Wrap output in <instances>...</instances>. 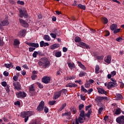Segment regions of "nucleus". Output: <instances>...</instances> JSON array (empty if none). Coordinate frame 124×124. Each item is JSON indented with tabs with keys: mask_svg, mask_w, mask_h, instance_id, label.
Here are the masks:
<instances>
[{
	"mask_svg": "<svg viewBox=\"0 0 124 124\" xmlns=\"http://www.w3.org/2000/svg\"><path fill=\"white\" fill-rule=\"evenodd\" d=\"M60 47V44H54L50 46L51 50H55V49H58Z\"/></svg>",
	"mask_w": 124,
	"mask_h": 124,
	"instance_id": "nucleus-20",
	"label": "nucleus"
},
{
	"mask_svg": "<svg viewBox=\"0 0 124 124\" xmlns=\"http://www.w3.org/2000/svg\"><path fill=\"white\" fill-rule=\"evenodd\" d=\"M40 47H43L44 46V41H42L40 42Z\"/></svg>",
	"mask_w": 124,
	"mask_h": 124,
	"instance_id": "nucleus-59",
	"label": "nucleus"
},
{
	"mask_svg": "<svg viewBox=\"0 0 124 124\" xmlns=\"http://www.w3.org/2000/svg\"><path fill=\"white\" fill-rule=\"evenodd\" d=\"M17 3L18 4H20L21 5H24L25 4V2H24V1H20V0H18L17 1Z\"/></svg>",
	"mask_w": 124,
	"mask_h": 124,
	"instance_id": "nucleus-46",
	"label": "nucleus"
},
{
	"mask_svg": "<svg viewBox=\"0 0 124 124\" xmlns=\"http://www.w3.org/2000/svg\"><path fill=\"white\" fill-rule=\"evenodd\" d=\"M1 84L3 87H6L7 86V83H6V81H3L1 82Z\"/></svg>",
	"mask_w": 124,
	"mask_h": 124,
	"instance_id": "nucleus-55",
	"label": "nucleus"
},
{
	"mask_svg": "<svg viewBox=\"0 0 124 124\" xmlns=\"http://www.w3.org/2000/svg\"><path fill=\"white\" fill-rule=\"evenodd\" d=\"M15 90L17 91H21V83L19 82H15L13 83Z\"/></svg>",
	"mask_w": 124,
	"mask_h": 124,
	"instance_id": "nucleus-6",
	"label": "nucleus"
},
{
	"mask_svg": "<svg viewBox=\"0 0 124 124\" xmlns=\"http://www.w3.org/2000/svg\"><path fill=\"white\" fill-rule=\"evenodd\" d=\"M5 90L7 92V93H10V89H9V88H10V86H9V85H7L6 86H5Z\"/></svg>",
	"mask_w": 124,
	"mask_h": 124,
	"instance_id": "nucleus-40",
	"label": "nucleus"
},
{
	"mask_svg": "<svg viewBox=\"0 0 124 124\" xmlns=\"http://www.w3.org/2000/svg\"><path fill=\"white\" fill-rule=\"evenodd\" d=\"M75 42H80L81 41V38L79 37H77L75 39Z\"/></svg>",
	"mask_w": 124,
	"mask_h": 124,
	"instance_id": "nucleus-41",
	"label": "nucleus"
},
{
	"mask_svg": "<svg viewBox=\"0 0 124 124\" xmlns=\"http://www.w3.org/2000/svg\"><path fill=\"white\" fill-rule=\"evenodd\" d=\"M55 103H56V101H50L48 102V104L49 105H54V104H55Z\"/></svg>",
	"mask_w": 124,
	"mask_h": 124,
	"instance_id": "nucleus-50",
	"label": "nucleus"
},
{
	"mask_svg": "<svg viewBox=\"0 0 124 124\" xmlns=\"http://www.w3.org/2000/svg\"><path fill=\"white\" fill-rule=\"evenodd\" d=\"M50 81H51V77H44L42 79V82L45 84L50 83Z\"/></svg>",
	"mask_w": 124,
	"mask_h": 124,
	"instance_id": "nucleus-8",
	"label": "nucleus"
},
{
	"mask_svg": "<svg viewBox=\"0 0 124 124\" xmlns=\"http://www.w3.org/2000/svg\"><path fill=\"white\" fill-rule=\"evenodd\" d=\"M86 75L87 73L86 72L81 71L79 74V77H84V76H86Z\"/></svg>",
	"mask_w": 124,
	"mask_h": 124,
	"instance_id": "nucleus-32",
	"label": "nucleus"
},
{
	"mask_svg": "<svg viewBox=\"0 0 124 124\" xmlns=\"http://www.w3.org/2000/svg\"><path fill=\"white\" fill-rule=\"evenodd\" d=\"M27 45L29 46H31V47H29V50L30 52H33L35 50V48H38L39 47V45L38 43H27Z\"/></svg>",
	"mask_w": 124,
	"mask_h": 124,
	"instance_id": "nucleus-2",
	"label": "nucleus"
},
{
	"mask_svg": "<svg viewBox=\"0 0 124 124\" xmlns=\"http://www.w3.org/2000/svg\"><path fill=\"white\" fill-rule=\"evenodd\" d=\"M81 91L83 92V93H88V94H90V93H92L93 91V88H91L88 91L87 89H85L84 85H82L81 86Z\"/></svg>",
	"mask_w": 124,
	"mask_h": 124,
	"instance_id": "nucleus-10",
	"label": "nucleus"
},
{
	"mask_svg": "<svg viewBox=\"0 0 124 124\" xmlns=\"http://www.w3.org/2000/svg\"><path fill=\"white\" fill-rule=\"evenodd\" d=\"M61 95H62V91L56 92L53 96V99L55 100L57 98H59Z\"/></svg>",
	"mask_w": 124,
	"mask_h": 124,
	"instance_id": "nucleus-15",
	"label": "nucleus"
},
{
	"mask_svg": "<svg viewBox=\"0 0 124 124\" xmlns=\"http://www.w3.org/2000/svg\"><path fill=\"white\" fill-rule=\"evenodd\" d=\"M38 63L39 66H43L44 68H47L50 66V61L47 58H42L38 61Z\"/></svg>",
	"mask_w": 124,
	"mask_h": 124,
	"instance_id": "nucleus-1",
	"label": "nucleus"
},
{
	"mask_svg": "<svg viewBox=\"0 0 124 124\" xmlns=\"http://www.w3.org/2000/svg\"><path fill=\"white\" fill-rule=\"evenodd\" d=\"M121 31V29H116L114 30V33H118V32H120Z\"/></svg>",
	"mask_w": 124,
	"mask_h": 124,
	"instance_id": "nucleus-51",
	"label": "nucleus"
},
{
	"mask_svg": "<svg viewBox=\"0 0 124 124\" xmlns=\"http://www.w3.org/2000/svg\"><path fill=\"white\" fill-rule=\"evenodd\" d=\"M118 86V84L116 82H113L110 81L108 82V89L109 90L111 88H115V87H117Z\"/></svg>",
	"mask_w": 124,
	"mask_h": 124,
	"instance_id": "nucleus-11",
	"label": "nucleus"
},
{
	"mask_svg": "<svg viewBox=\"0 0 124 124\" xmlns=\"http://www.w3.org/2000/svg\"><path fill=\"white\" fill-rule=\"evenodd\" d=\"M62 117H66V118L68 119V120H71V118L72 117V116L71 115V111L62 113Z\"/></svg>",
	"mask_w": 124,
	"mask_h": 124,
	"instance_id": "nucleus-12",
	"label": "nucleus"
},
{
	"mask_svg": "<svg viewBox=\"0 0 124 124\" xmlns=\"http://www.w3.org/2000/svg\"><path fill=\"white\" fill-rule=\"evenodd\" d=\"M9 24V22L8 21V20L7 19H4L1 21H0V29L1 31H3V27H4L5 26H8Z\"/></svg>",
	"mask_w": 124,
	"mask_h": 124,
	"instance_id": "nucleus-4",
	"label": "nucleus"
},
{
	"mask_svg": "<svg viewBox=\"0 0 124 124\" xmlns=\"http://www.w3.org/2000/svg\"><path fill=\"white\" fill-rule=\"evenodd\" d=\"M116 74H117V73H116V71H113L111 72V75L113 77H114V76H115Z\"/></svg>",
	"mask_w": 124,
	"mask_h": 124,
	"instance_id": "nucleus-57",
	"label": "nucleus"
},
{
	"mask_svg": "<svg viewBox=\"0 0 124 124\" xmlns=\"http://www.w3.org/2000/svg\"><path fill=\"white\" fill-rule=\"evenodd\" d=\"M38 86L39 88H40V89H43V85L40 83H38Z\"/></svg>",
	"mask_w": 124,
	"mask_h": 124,
	"instance_id": "nucleus-63",
	"label": "nucleus"
},
{
	"mask_svg": "<svg viewBox=\"0 0 124 124\" xmlns=\"http://www.w3.org/2000/svg\"><path fill=\"white\" fill-rule=\"evenodd\" d=\"M92 113H93L92 109H89L87 113L85 114V117H87V118H91V115H92Z\"/></svg>",
	"mask_w": 124,
	"mask_h": 124,
	"instance_id": "nucleus-24",
	"label": "nucleus"
},
{
	"mask_svg": "<svg viewBox=\"0 0 124 124\" xmlns=\"http://www.w3.org/2000/svg\"><path fill=\"white\" fill-rule=\"evenodd\" d=\"M65 87L66 88H77V87H78V85H77L75 83L70 82V83L67 84L65 85Z\"/></svg>",
	"mask_w": 124,
	"mask_h": 124,
	"instance_id": "nucleus-16",
	"label": "nucleus"
},
{
	"mask_svg": "<svg viewBox=\"0 0 124 124\" xmlns=\"http://www.w3.org/2000/svg\"><path fill=\"white\" fill-rule=\"evenodd\" d=\"M75 78H76V77H75V76H72L68 77L67 80H73L74 79H75Z\"/></svg>",
	"mask_w": 124,
	"mask_h": 124,
	"instance_id": "nucleus-42",
	"label": "nucleus"
},
{
	"mask_svg": "<svg viewBox=\"0 0 124 124\" xmlns=\"http://www.w3.org/2000/svg\"><path fill=\"white\" fill-rule=\"evenodd\" d=\"M31 78L32 80H35L37 78V75H32Z\"/></svg>",
	"mask_w": 124,
	"mask_h": 124,
	"instance_id": "nucleus-49",
	"label": "nucleus"
},
{
	"mask_svg": "<svg viewBox=\"0 0 124 124\" xmlns=\"http://www.w3.org/2000/svg\"><path fill=\"white\" fill-rule=\"evenodd\" d=\"M78 66H79L80 68H82L83 70H86V69H87V68L86 67V66L83 65V64H82V62H78Z\"/></svg>",
	"mask_w": 124,
	"mask_h": 124,
	"instance_id": "nucleus-21",
	"label": "nucleus"
},
{
	"mask_svg": "<svg viewBox=\"0 0 124 124\" xmlns=\"http://www.w3.org/2000/svg\"><path fill=\"white\" fill-rule=\"evenodd\" d=\"M68 66L71 70H72L73 68H75V64L74 63H68Z\"/></svg>",
	"mask_w": 124,
	"mask_h": 124,
	"instance_id": "nucleus-22",
	"label": "nucleus"
},
{
	"mask_svg": "<svg viewBox=\"0 0 124 124\" xmlns=\"http://www.w3.org/2000/svg\"><path fill=\"white\" fill-rule=\"evenodd\" d=\"M116 121L118 124H124V116L122 115L121 116L118 117L116 118Z\"/></svg>",
	"mask_w": 124,
	"mask_h": 124,
	"instance_id": "nucleus-7",
	"label": "nucleus"
},
{
	"mask_svg": "<svg viewBox=\"0 0 124 124\" xmlns=\"http://www.w3.org/2000/svg\"><path fill=\"white\" fill-rule=\"evenodd\" d=\"M80 98L81 100H86V97L85 96H83V95H80Z\"/></svg>",
	"mask_w": 124,
	"mask_h": 124,
	"instance_id": "nucleus-58",
	"label": "nucleus"
},
{
	"mask_svg": "<svg viewBox=\"0 0 124 124\" xmlns=\"http://www.w3.org/2000/svg\"><path fill=\"white\" fill-rule=\"evenodd\" d=\"M50 35L52 37V38H56V37H57V34L55 33H51Z\"/></svg>",
	"mask_w": 124,
	"mask_h": 124,
	"instance_id": "nucleus-52",
	"label": "nucleus"
},
{
	"mask_svg": "<svg viewBox=\"0 0 124 124\" xmlns=\"http://www.w3.org/2000/svg\"><path fill=\"white\" fill-rule=\"evenodd\" d=\"M105 33L106 34L105 36H109V35H110V32L108 31H105Z\"/></svg>",
	"mask_w": 124,
	"mask_h": 124,
	"instance_id": "nucleus-54",
	"label": "nucleus"
},
{
	"mask_svg": "<svg viewBox=\"0 0 124 124\" xmlns=\"http://www.w3.org/2000/svg\"><path fill=\"white\" fill-rule=\"evenodd\" d=\"M84 106H85L83 104L79 105L78 106V109H82V108H84Z\"/></svg>",
	"mask_w": 124,
	"mask_h": 124,
	"instance_id": "nucleus-64",
	"label": "nucleus"
},
{
	"mask_svg": "<svg viewBox=\"0 0 124 124\" xmlns=\"http://www.w3.org/2000/svg\"><path fill=\"white\" fill-rule=\"evenodd\" d=\"M111 58V57L110 55H108L107 57L106 58H105V62H106L108 64H109V63H110L111 60H112V59Z\"/></svg>",
	"mask_w": 124,
	"mask_h": 124,
	"instance_id": "nucleus-18",
	"label": "nucleus"
},
{
	"mask_svg": "<svg viewBox=\"0 0 124 124\" xmlns=\"http://www.w3.org/2000/svg\"><path fill=\"white\" fill-rule=\"evenodd\" d=\"M103 99H105V100L107 99V97L98 96L95 98V100L97 102H101V101H102Z\"/></svg>",
	"mask_w": 124,
	"mask_h": 124,
	"instance_id": "nucleus-14",
	"label": "nucleus"
},
{
	"mask_svg": "<svg viewBox=\"0 0 124 124\" xmlns=\"http://www.w3.org/2000/svg\"><path fill=\"white\" fill-rule=\"evenodd\" d=\"M4 66L6 67V68H10V67H13V65H12V63L10 62V64L5 63Z\"/></svg>",
	"mask_w": 124,
	"mask_h": 124,
	"instance_id": "nucleus-34",
	"label": "nucleus"
},
{
	"mask_svg": "<svg viewBox=\"0 0 124 124\" xmlns=\"http://www.w3.org/2000/svg\"><path fill=\"white\" fill-rule=\"evenodd\" d=\"M120 114H121V109H116L114 115H120Z\"/></svg>",
	"mask_w": 124,
	"mask_h": 124,
	"instance_id": "nucleus-45",
	"label": "nucleus"
},
{
	"mask_svg": "<svg viewBox=\"0 0 124 124\" xmlns=\"http://www.w3.org/2000/svg\"><path fill=\"white\" fill-rule=\"evenodd\" d=\"M84 87H85L87 89H89V88L91 87V84L89 83V81H86V83L85 84Z\"/></svg>",
	"mask_w": 124,
	"mask_h": 124,
	"instance_id": "nucleus-37",
	"label": "nucleus"
},
{
	"mask_svg": "<svg viewBox=\"0 0 124 124\" xmlns=\"http://www.w3.org/2000/svg\"><path fill=\"white\" fill-rule=\"evenodd\" d=\"M13 80L14 81H17L18 80V77L17 76H14L13 78Z\"/></svg>",
	"mask_w": 124,
	"mask_h": 124,
	"instance_id": "nucleus-62",
	"label": "nucleus"
},
{
	"mask_svg": "<svg viewBox=\"0 0 124 124\" xmlns=\"http://www.w3.org/2000/svg\"><path fill=\"white\" fill-rule=\"evenodd\" d=\"M119 83H120L121 88L123 89V88H124V83H123V81H119Z\"/></svg>",
	"mask_w": 124,
	"mask_h": 124,
	"instance_id": "nucleus-60",
	"label": "nucleus"
},
{
	"mask_svg": "<svg viewBox=\"0 0 124 124\" xmlns=\"http://www.w3.org/2000/svg\"><path fill=\"white\" fill-rule=\"evenodd\" d=\"M116 99L117 100H121L123 99V95L121 93L117 94L116 95Z\"/></svg>",
	"mask_w": 124,
	"mask_h": 124,
	"instance_id": "nucleus-31",
	"label": "nucleus"
},
{
	"mask_svg": "<svg viewBox=\"0 0 124 124\" xmlns=\"http://www.w3.org/2000/svg\"><path fill=\"white\" fill-rule=\"evenodd\" d=\"M118 28V26L116 24H112L110 26V30L111 31H114Z\"/></svg>",
	"mask_w": 124,
	"mask_h": 124,
	"instance_id": "nucleus-25",
	"label": "nucleus"
},
{
	"mask_svg": "<svg viewBox=\"0 0 124 124\" xmlns=\"http://www.w3.org/2000/svg\"><path fill=\"white\" fill-rule=\"evenodd\" d=\"M21 117H22V118H26L27 117H29L27 111H23L21 112Z\"/></svg>",
	"mask_w": 124,
	"mask_h": 124,
	"instance_id": "nucleus-23",
	"label": "nucleus"
},
{
	"mask_svg": "<svg viewBox=\"0 0 124 124\" xmlns=\"http://www.w3.org/2000/svg\"><path fill=\"white\" fill-rule=\"evenodd\" d=\"M27 114L29 116H32V115H34V112L31 111H27Z\"/></svg>",
	"mask_w": 124,
	"mask_h": 124,
	"instance_id": "nucleus-38",
	"label": "nucleus"
},
{
	"mask_svg": "<svg viewBox=\"0 0 124 124\" xmlns=\"http://www.w3.org/2000/svg\"><path fill=\"white\" fill-rule=\"evenodd\" d=\"M33 58H36L37 57V51H34V53L32 54Z\"/></svg>",
	"mask_w": 124,
	"mask_h": 124,
	"instance_id": "nucleus-53",
	"label": "nucleus"
},
{
	"mask_svg": "<svg viewBox=\"0 0 124 124\" xmlns=\"http://www.w3.org/2000/svg\"><path fill=\"white\" fill-rule=\"evenodd\" d=\"M45 105V104L44 103V101H41L40 102L39 105L37 107V109H44Z\"/></svg>",
	"mask_w": 124,
	"mask_h": 124,
	"instance_id": "nucleus-19",
	"label": "nucleus"
},
{
	"mask_svg": "<svg viewBox=\"0 0 124 124\" xmlns=\"http://www.w3.org/2000/svg\"><path fill=\"white\" fill-rule=\"evenodd\" d=\"M97 90L98 93H100L101 94H105L107 95L108 93L103 88L97 87Z\"/></svg>",
	"mask_w": 124,
	"mask_h": 124,
	"instance_id": "nucleus-9",
	"label": "nucleus"
},
{
	"mask_svg": "<svg viewBox=\"0 0 124 124\" xmlns=\"http://www.w3.org/2000/svg\"><path fill=\"white\" fill-rule=\"evenodd\" d=\"M19 22L20 23V24L23 26V27H24V28H28L29 27V24L26 22V21L19 18Z\"/></svg>",
	"mask_w": 124,
	"mask_h": 124,
	"instance_id": "nucleus-13",
	"label": "nucleus"
},
{
	"mask_svg": "<svg viewBox=\"0 0 124 124\" xmlns=\"http://www.w3.org/2000/svg\"><path fill=\"white\" fill-rule=\"evenodd\" d=\"M16 94L17 98H24V97L27 96V94L25 92L19 91L18 92H16Z\"/></svg>",
	"mask_w": 124,
	"mask_h": 124,
	"instance_id": "nucleus-5",
	"label": "nucleus"
},
{
	"mask_svg": "<svg viewBox=\"0 0 124 124\" xmlns=\"http://www.w3.org/2000/svg\"><path fill=\"white\" fill-rule=\"evenodd\" d=\"M116 41L118 42H122L123 41V38L121 37H119L116 39Z\"/></svg>",
	"mask_w": 124,
	"mask_h": 124,
	"instance_id": "nucleus-47",
	"label": "nucleus"
},
{
	"mask_svg": "<svg viewBox=\"0 0 124 124\" xmlns=\"http://www.w3.org/2000/svg\"><path fill=\"white\" fill-rule=\"evenodd\" d=\"M37 74H38V72L34 70L32 71V75H36Z\"/></svg>",
	"mask_w": 124,
	"mask_h": 124,
	"instance_id": "nucleus-61",
	"label": "nucleus"
},
{
	"mask_svg": "<svg viewBox=\"0 0 124 124\" xmlns=\"http://www.w3.org/2000/svg\"><path fill=\"white\" fill-rule=\"evenodd\" d=\"M101 21L105 24L108 23V19L106 17H102Z\"/></svg>",
	"mask_w": 124,
	"mask_h": 124,
	"instance_id": "nucleus-30",
	"label": "nucleus"
},
{
	"mask_svg": "<svg viewBox=\"0 0 124 124\" xmlns=\"http://www.w3.org/2000/svg\"><path fill=\"white\" fill-rule=\"evenodd\" d=\"M55 56L57 58H60V57H62V52L61 51H56L55 53Z\"/></svg>",
	"mask_w": 124,
	"mask_h": 124,
	"instance_id": "nucleus-27",
	"label": "nucleus"
},
{
	"mask_svg": "<svg viewBox=\"0 0 124 124\" xmlns=\"http://www.w3.org/2000/svg\"><path fill=\"white\" fill-rule=\"evenodd\" d=\"M61 72H62V69H59V70L57 71L56 76H61Z\"/></svg>",
	"mask_w": 124,
	"mask_h": 124,
	"instance_id": "nucleus-48",
	"label": "nucleus"
},
{
	"mask_svg": "<svg viewBox=\"0 0 124 124\" xmlns=\"http://www.w3.org/2000/svg\"><path fill=\"white\" fill-rule=\"evenodd\" d=\"M60 92H61V93H64V94H65L68 91L67 90L65 89H62V90L60 91Z\"/></svg>",
	"mask_w": 124,
	"mask_h": 124,
	"instance_id": "nucleus-44",
	"label": "nucleus"
},
{
	"mask_svg": "<svg viewBox=\"0 0 124 124\" xmlns=\"http://www.w3.org/2000/svg\"><path fill=\"white\" fill-rule=\"evenodd\" d=\"M100 69V67H99V65H96L95 67V73H96V74H98L99 73Z\"/></svg>",
	"mask_w": 124,
	"mask_h": 124,
	"instance_id": "nucleus-26",
	"label": "nucleus"
},
{
	"mask_svg": "<svg viewBox=\"0 0 124 124\" xmlns=\"http://www.w3.org/2000/svg\"><path fill=\"white\" fill-rule=\"evenodd\" d=\"M29 91L30 92H34L35 91V89H34V86L33 84L31 85L29 87Z\"/></svg>",
	"mask_w": 124,
	"mask_h": 124,
	"instance_id": "nucleus-33",
	"label": "nucleus"
},
{
	"mask_svg": "<svg viewBox=\"0 0 124 124\" xmlns=\"http://www.w3.org/2000/svg\"><path fill=\"white\" fill-rule=\"evenodd\" d=\"M27 32V31H26V30L24 29L22 31H20L18 34V36H19L20 37H24V36H25L26 35V32Z\"/></svg>",
	"mask_w": 124,
	"mask_h": 124,
	"instance_id": "nucleus-17",
	"label": "nucleus"
},
{
	"mask_svg": "<svg viewBox=\"0 0 124 124\" xmlns=\"http://www.w3.org/2000/svg\"><path fill=\"white\" fill-rule=\"evenodd\" d=\"M78 121L79 122V124H83L84 121H83V117H82L81 116H78Z\"/></svg>",
	"mask_w": 124,
	"mask_h": 124,
	"instance_id": "nucleus-35",
	"label": "nucleus"
},
{
	"mask_svg": "<svg viewBox=\"0 0 124 124\" xmlns=\"http://www.w3.org/2000/svg\"><path fill=\"white\" fill-rule=\"evenodd\" d=\"M78 8H80V9H82L83 10H86V6L85 5H83L81 4H79L78 5Z\"/></svg>",
	"mask_w": 124,
	"mask_h": 124,
	"instance_id": "nucleus-29",
	"label": "nucleus"
},
{
	"mask_svg": "<svg viewBox=\"0 0 124 124\" xmlns=\"http://www.w3.org/2000/svg\"><path fill=\"white\" fill-rule=\"evenodd\" d=\"M104 58V56L103 55L96 57L97 60H99V61H101V60H103Z\"/></svg>",
	"mask_w": 124,
	"mask_h": 124,
	"instance_id": "nucleus-43",
	"label": "nucleus"
},
{
	"mask_svg": "<svg viewBox=\"0 0 124 124\" xmlns=\"http://www.w3.org/2000/svg\"><path fill=\"white\" fill-rule=\"evenodd\" d=\"M19 44H20V41H19L17 39H16L14 41V45H15V46H16V45H19Z\"/></svg>",
	"mask_w": 124,
	"mask_h": 124,
	"instance_id": "nucleus-36",
	"label": "nucleus"
},
{
	"mask_svg": "<svg viewBox=\"0 0 124 124\" xmlns=\"http://www.w3.org/2000/svg\"><path fill=\"white\" fill-rule=\"evenodd\" d=\"M19 16L20 18H23V17L28 18V15L27 10L25 9H20Z\"/></svg>",
	"mask_w": 124,
	"mask_h": 124,
	"instance_id": "nucleus-3",
	"label": "nucleus"
},
{
	"mask_svg": "<svg viewBox=\"0 0 124 124\" xmlns=\"http://www.w3.org/2000/svg\"><path fill=\"white\" fill-rule=\"evenodd\" d=\"M3 75H4V76H5L6 77H7V76L9 75V73L7 71H4L3 72Z\"/></svg>",
	"mask_w": 124,
	"mask_h": 124,
	"instance_id": "nucleus-56",
	"label": "nucleus"
},
{
	"mask_svg": "<svg viewBox=\"0 0 124 124\" xmlns=\"http://www.w3.org/2000/svg\"><path fill=\"white\" fill-rule=\"evenodd\" d=\"M44 39L46 40V41H51V37L48 35H45Z\"/></svg>",
	"mask_w": 124,
	"mask_h": 124,
	"instance_id": "nucleus-28",
	"label": "nucleus"
},
{
	"mask_svg": "<svg viewBox=\"0 0 124 124\" xmlns=\"http://www.w3.org/2000/svg\"><path fill=\"white\" fill-rule=\"evenodd\" d=\"M79 117H81L82 118H84V117H86V114H85V111H82L80 112Z\"/></svg>",
	"mask_w": 124,
	"mask_h": 124,
	"instance_id": "nucleus-39",
	"label": "nucleus"
}]
</instances>
